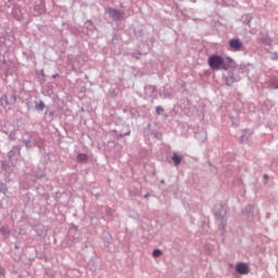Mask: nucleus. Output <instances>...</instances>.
<instances>
[{
  "instance_id": "1",
  "label": "nucleus",
  "mask_w": 278,
  "mask_h": 278,
  "mask_svg": "<svg viewBox=\"0 0 278 278\" xmlns=\"http://www.w3.org/2000/svg\"><path fill=\"white\" fill-rule=\"evenodd\" d=\"M232 63L233 59L230 56L223 59V56L218 54H213L208 58V66L213 68V71H229Z\"/></svg>"
},
{
  "instance_id": "2",
  "label": "nucleus",
  "mask_w": 278,
  "mask_h": 278,
  "mask_svg": "<svg viewBox=\"0 0 278 278\" xmlns=\"http://www.w3.org/2000/svg\"><path fill=\"white\" fill-rule=\"evenodd\" d=\"M229 47L231 51H240V49H242V41H240V39H231L229 41Z\"/></svg>"
},
{
  "instance_id": "3",
  "label": "nucleus",
  "mask_w": 278,
  "mask_h": 278,
  "mask_svg": "<svg viewBox=\"0 0 278 278\" xmlns=\"http://www.w3.org/2000/svg\"><path fill=\"white\" fill-rule=\"evenodd\" d=\"M236 270L240 275H249V265L247 263H239L236 266Z\"/></svg>"
},
{
  "instance_id": "4",
  "label": "nucleus",
  "mask_w": 278,
  "mask_h": 278,
  "mask_svg": "<svg viewBox=\"0 0 278 278\" xmlns=\"http://www.w3.org/2000/svg\"><path fill=\"white\" fill-rule=\"evenodd\" d=\"M109 14L110 16H112V18H114V21H118V18H123V12L115 9H110Z\"/></svg>"
},
{
  "instance_id": "5",
  "label": "nucleus",
  "mask_w": 278,
  "mask_h": 278,
  "mask_svg": "<svg viewBox=\"0 0 278 278\" xmlns=\"http://www.w3.org/2000/svg\"><path fill=\"white\" fill-rule=\"evenodd\" d=\"M173 162H174L175 166H179L181 164V156L174 154Z\"/></svg>"
},
{
  "instance_id": "6",
  "label": "nucleus",
  "mask_w": 278,
  "mask_h": 278,
  "mask_svg": "<svg viewBox=\"0 0 278 278\" xmlns=\"http://www.w3.org/2000/svg\"><path fill=\"white\" fill-rule=\"evenodd\" d=\"M78 162H88V154L80 153L77 155Z\"/></svg>"
},
{
  "instance_id": "7",
  "label": "nucleus",
  "mask_w": 278,
  "mask_h": 278,
  "mask_svg": "<svg viewBox=\"0 0 278 278\" xmlns=\"http://www.w3.org/2000/svg\"><path fill=\"white\" fill-rule=\"evenodd\" d=\"M0 232L2 233V236H10V229H8L7 227H1Z\"/></svg>"
},
{
  "instance_id": "8",
  "label": "nucleus",
  "mask_w": 278,
  "mask_h": 278,
  "mask_svg": "<svg viewBox=\"0 0 278 278\" xmlns=\"http://www.w3.org/2000/svg\"><path fill=\"white\" fill-rule=\"evenodd\" d=\"M36 110L42 112V110H45V102L40 101L38 104H36Z\"/></svg>"
},
{
  "instance_id": "9",
  "label": "nucleus",
  "mask_w": 278,
  "mask_h": 278,
  "mask_svg": "<svg viewBox=\"0 0 278 278\" xmlns=\"http://www.w3.org/2000/svg\"><path fill=\"white\" fill-rule=\"evenodd\" d=\"M152 255L153 257H160L162 255V252L160 250H154Z\"/></svg>"
},
{
  "instance_id": "10",
  "label": "nucleus",
  "mask_w": 278,
  "mask_h": 278,
  "mask_svg": "<svg viewBox=\"0 0 278 278\" xmlns=\"http://www.w3.org/2000/svg\"><path fill=\"white\" fill-rule=\"evenodd\" d=\"M156 114L159 115L164 114V109L162 106H156Z\"/></svg>"
},
{
  "instance_id": "11",
  "label": "nucleus",
  "mask_w": 278,
  "mask_h": 278,
  "mask_svg": "<svg viewBox=\"0 0 278 278\" xmlns=\"http://www.w3.org/2000/svg\"><path fill=\"white\" fill-rule=\"evenodd\" d=\"M268 178V176L267 175H265V179H267Z\"/></svg>"
}]
</instances>
